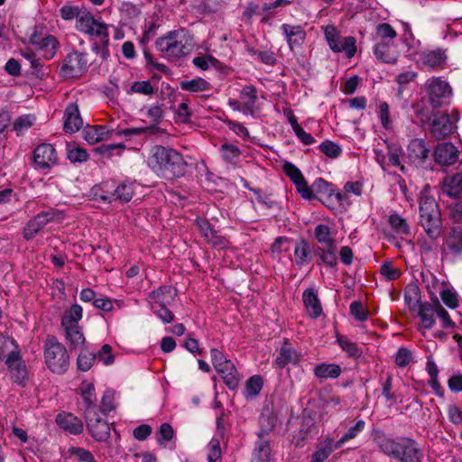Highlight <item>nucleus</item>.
<instances>
[{"mask_svg": "<svg viewBox=\"0 0 462 462\" xmlns=\"http://www.w3.org/2000/svg\"><path fill=\"white\" fill-rule=\"evenodd\" d=\"M272 448L270 440L266 438L263 431L258 433V439L255 441L251 462H270Z\"/></svg>", "mask_w": 462, "mask_h": 462, "instance_id": "5701e85b", "label": "nucleus"}, {"mask_svg": "<svg viewBox=\"0 0 462 462\" xmlns=\"http://www.w3.org/2000/svg\"><path fill=\"white\" fill-rule=\"evenodd\" d=\"M82 125L83 121L78 105L75 103L68 104L64 112V131L75 133L81 128Z\"/></svg>", "mask_w": 462, "mask_h": 462, "instance_id": "b1692460", "label": "nucleus"}, {"mask_svg": "<svg viewBox=\"0 0 462 462\" xmlns=\"http://www.w3.org/2000/svg\"><path fill=\"white\" fill-rule=\"evenodd\" d=\"M341 374V367L336 364H319L314 369V374L319 379L337 378Z\"/></svg>", "mask_w": 462, "mask_h": 462, "instance_id": "72a5a7b5", "label": "nucleus"}, {"mask_svg": "<svg viewBox=\"0 0 462 462\" xmlns=\"http://www.w3.org/2000/svg\"><path fill=\"white\" fill-rule=\"evenodd\" d=\"M67 157L71 162H83L88 160V153L83 148L73 146L68 148Z\"/></svg>", "mask_w": 462, "mask_h": 462, "instance_id": "052dcab7", "label": "nucleus"}, {"mask_svg": "<svg viewBox=\"0 0 462 462\" xmlns=\"http://www.w3.org/2000/svg\"><path fill=\"white\" fill-rule=\"evenodd\" d=\"M155 45L164 58L178 59L189 53L191 37L185 29H179L157 39Z\"/></svg>", "mask_w": 462, "mask_h": 462, "instance_id": "20e7f679", "label": "nucleus"}, {"mask_svg": "<svg viewBox=\"0 0 462 462\" xmlns=\"http://www.w3.org/2000/svg\"><path fill=\"white\" fill-rule=\"evenodd\" d=\"M381 451L398 462H422L424 454L418 442L405 437L383 438L379 440Z\"/></svg>", "mask_w": 462, "mask_h": 462, "instance_id": "7ed1b4c3", "label": "nucleus"}, {"mask_svg": "<svg viewBox=\"0 0 462 462\" xmlns=\"http://www.w3.org/2000/svg\"><path fill=\"white\" fill-rule=\"evenodd\" d=\"M442 189L443 192L450 198L462 197V170L452 176L445 177Z\"/></svg>", "mask_w": 462, "mask_h": 462, "instance_id": "bb28decb", "label": "nucleus"}, {"mask_svg": "<svg viewBox=\"0 0 462 462\" xmlns=\"http://www.w3.org/2000/svg\"><path fill=\"white\" fill-rule=\"evenodd\" d=\"M80 393L83 399L85 418L97 413L96 407L97 397L94 384L91 383H84L80 388Z\"/></svg>", "mask_w": 462, "mask_h": 462, "instance_id": "a878e982", "label": "nucleus"}, {"mask_svg": "<svg viewBox=\"0 0 462 462\" xmlns=\"http://www.w3.org/2000/svg\"><path fill=\"white\" fill-rule=\"evenodd\" d=\"M96 359H98L106 365H112L115 361V356L112 354V347L109 345L105 344L96 355Z\"/></svg>", "mask_w": 462, "mask_h": 462, "instance_id": "774afa93", "label": "nucleus"}, {"mask_svg": "<svg viewBox=\"0 0 462 462\" xmlns=\"http://www.w3.org/2000/svg\"><path fill=\"white\" fill-rule=\"evenodd\" d=\"M436 316L440 319L444 328H454L456 326L455 322L450 319L448 312L439 300H436Z\"/></svg>", "mask_w": 462, "mask_h": 462, "instance_id": "e2e57ef3", "label": "nucleus"}, {"mask_svg": "<svg viewBox=\"0 0 462 462\" xmlns=\"http://www.w3.org/2000/svg\"><path fill=\"white\" fill-rule=\"evenodd\" d=\"M337 342L339 345L340 348L347 353L348 356L356 359L360 358L362 356L363 350L360 347H358V346L355 342L350 341L346 337L337 335Z\"/></svg>", "mask_w": 462, "mask_h": 462, "instance_id": "a19ab883", "label": "nucleus"}, {"mask_svg": "<svg viewBox=\"0 0 462 462\" xmlns=\"http://www.w3.org/2000/svg\"><path fill=\"white\" fill-rule=\"evenodd\" d=\"M283 171L285 174L291 180V181L295 184L300 182L304 179L301 171L299 168H297L293 163L285 162L282 166Z\"/></svg>", "mask_w": 462, "mask_h": 462, "instance_id": "4d7b16f0", "label": "nucleus"}, {"mask_svg": "<svg viewBox=\"0 0 462 462\" xmlns=\"http://www.w3.org/2000/svg\"><path fill=\"white\" fill-rule=\"evenodd\" d=\"M220 153L222 159L230 164H236L241 155V150L238 146L225 143L220 146Z\"/></svg>", "mask_w": 462, "mask_h": 462, "instance_id": "ea45409f", "label": "nucleus"}, {"mask_svg": "<svg viewBox=\"0 0 462 462\" xmlns=\"http://www.w3.org/2000/svg\"><path fill=\"white\" fill-rule=\"evenodd\" d=\"M174 114L176 121L180 123L189 122L192 116L187 101L179 104L178 107L174 109Z\"/></svg>", "mask_w": 462, "mask_h": 462, "instance_id": "6e6d98bb", "label": "nucleus"}, {"mask_svg": "<svg viewBox=\"0 0 462 462\" xmlns=\"http://www.w3.org/2000/svg\"><path fill=\"white\" fill-rule=\"evenodd\" d=\"M88 60L85 53L72 51L67 54L60 67V75L65 79L79 78L87 71Z\"/></svg>", "mask_w": 462, "mask_h": 462, "instance_id": "1a4fd4ad", "label": "nucleus"}, {"mask_svg": "<svg viewBox=\"0 0 462 462\" xmlns=\"http://www.w3.org/2000/svg\"><path fill=\"white\" fill-rule=\"evenodd\" d=\"M66 339L73 348H78L85 344V337L79 326H65Z\"/></svg>", "mask_w": 462, "mask_h": 462, "instance_id": "58836bf2", "label": "nucleus"}, {"mask_svg": "<svg viewBox=\"0 0 462 462\" xmlns=\"http://www.w3.org/2000/svg\"><path fill=\"white\" fill-rule=\"evenodd\" d=\"M436 301L430 302H420L418 315L421 319L422 327L426 329L431 328L435 325L436 316Z\"/></svg>", "mask_w": 462, "mask_h": 462, "instance_id": "c85d7f7f", "label": "nucleus"}, {"mask_svg": "<svg viewBox=\"0 0 462 462\" xmlns=\"http://www.w3.org/2000/svg\"><path fill=\"white\" fill-rule=\"evenodd\" d=\"M334 440L327 438L318 447L317 450L312 454L311 462H324L332 453L334 448Z\"/></svg>", "mask_w": 462, "mask_h": 462, "instance_id": "e433bc0d", "label": "nucleus"}, {"mask_svg": "<svg viewBox=\"0 0 462 462\" xmlns=\"http://www.w3.org/2000/svg\"><path fill=\"white\" fill-rule=\"evenodd\" d=\"M435 160L439 164L452 165L458 159V151L451 143H439L434 152Z\"/></svg>", "mask_w": 462, "mask_h": 462, "instance_id": "412c9836", "label": "nucleus"}, {"mask_svg": "<svg viewBox=\"0 0 462 462\" xmlns=\"http://www.w3.org/2000/svg\"><path fill=\"white\" fill-rule=\"evenodd\" d=\"M420 122L428 121L430 123L429 132L436 140H442L449 136L457 129V125L451 121L450 116L447 113H433L430 116L424 114L423 109L416 111Z\"/></svg>", "mask_w": 462, "mask_h": 462, "instance_id": "423d86ee", "label": "nucleus"}, {"mask_svg": "<svg viewBox=\"0 0 462 462\" xmlns=\"http://www.w3.org/2000/svg\"><path fill=\"white\" fill-rule=\"evenodd\" d=\"M208 461L217 462L221 457L220 441L217 439H212L208 445Z\"/></svg>", "mask_w": 462, "mask_h": 462, "instance_id": "69168bd1", "label": "nucleus"}, {"mask_svg": "<svg viewBox=\"0 0 462 462\" xmlns=\"http://www.w3.org/2000/svg\"><path fill=\"white\" fill-rule=\"evenodd\" d=\"M263 381L260 375H254L250 377L245 384V398H254L257 396L263 388Z\"/></svg>", "mask_w": 462, "mask_h": 462, "instance_id": "c03bdc74", "label": "nucleus"}, {"mask_svg": "<svg viewBox=\"0 0 462 462\" xmlns=\"http://www.w3.org/2000/svg\"><path fill=\"white\" fill-rule=\"evenodd\" d=\"M314 234L319 243L323 244L326 246L335 245V240L331 236L330 228L327 225H318L315 227Z\"/></svg>", "mask_w": 462, "mask_h": 462, "instance_id": "a18cd8bd", "label": "nucleus"}, {"mask_svg": "<svg viewBox=\"0 0 462 462\" xmlns=\"http://www.w3.org/2000/svg\"><path fill=\"white\" fill-rule=\"evenodd\" d=\"M192 63L197 68L203 69V70H207L210 66L217 67L219 62L213 56L207 55V56L195 57L192 60Z\"/></svg>", "mask_w": 462, "mask_h": 462, "instance_id": "13d9d810", "label": "nucleus"}, {"mask_svg": "<svg viewBox=\"0 0 462 462\" xmlns=\"http://www.w3.org/2000/svg\"><path fill=\"white\" fill-rule=\"evenodd\" d=\"M420 59L424 66L435 69L445 62L446 56L442 51L436 50L423 52Z\"/></svg>", "mask_w": 462, "mask_h": 462, "instance_id": "c9c22d12", "label": "nucleus"}, {"mask_svg": "<svg viewBox=\"0 0 462 462\" xmlns=\"http://www.w3.org/2000/svg\"><path fill=\"white\" fill-rule=\"evenodd\" d=\"M388 160L393 166L400 167L402 172H405V167L401 162L402 150L398 145H388Z\"/></svg>", "mask_w": 462, "mask_h": 462, "instance_id": "603ef678", "label": "nucleus"}, {"mask_svg": "<svg viewBox=\"0 0 462 462\" xmlns=\"http://www.w3.org/2000/svg\"><path fill=\"white\" fill-rule=\"evenodd\" d=\"M216 370L221 375V377L224 380V383L230 390H235L238 387V372L231 361L226 363V365H223V366L218 367Z\"/></svg>", "mask_w": 462, "mask_h": 462, "instance_id": "cd10ccee", "label": "nucleus"}, {"mask_svg": "<svg viewBox=\"0 0 462 462\" xmlns=\"http://www.w3.org/2000/svg\"><path fill=\"white\" fill-rule=\"evenodd\" d=\"M350 313L358 321H365L367 319L369 311L364 307L361 301H353L350 304Z\"/></svg>", "mask_w": 462, "mask_h": 462, "instance_id": "0e129e2a", "label": "nucleus"}, {"mask_svg": "<svg viewBox=\"0 0 462 462\" xmlns=\"http://www.w3.org/2000/svg\"><path fill=\"white\" fill-rule=\"evenodd\" d=\"M95 21L96 19L90 13L83 11L78 16V20L76 21V28L79 32L87 33L91 26L93 24L95 25Z\"/></svg>", "mask_w": 462, "mask_h": 462, "instance_id": "8fccbe9b", "label": "nucleus"}, {"mask_svg": "<svg viewBox=\"0 0 462 462\" xmlns=\"http://www.w3.org/2000/svg\"><path fill=\"white\" fill-rule=\"evenodd\" d=\"M168 305L157 304L152 306L154 313L163 323H171L174 319L173 313L167 308Z\"/></svg>", "mask_w": 462, "mask_h": 462, "instance_id": "680f3d73", "label": "nucleus"}, {"mask_svg": "<svg viewBox=\"0 0 462 462\" xmlns=\"http://www.w3.org/2000/svg\"><path fill=\"white\" fill-rule=\"evenodd\" d=\"M321 261L328 266L333 267L337 263V246L327 245V248H320L319 251Z\"/></svg>", "mask_w": 462, "mask_h": 462, "instance_id": "de8ad7c7", "label": "nucleus"}, {"mask_svg": "<svg viewBox=\"0 0 462 462\" xmlns=\"http://www.w3.org/2000/svg\"><path fill=\"white\" fill-rule=\"evenodd\" d=\"M295 263L299 267L308 264L311 259L309 244L304 239L296 241L294 247Z\"/></svg>", "mask_w": 462, "mask_h": 462, "instance_id": "c756f323", "label": "nucleus"}, {"mask_svg": "<svg viewBox=\"0 0 462 462\" xmlns=\"http://www.w3.org/2000/svg\"><path fill=\"white\" fill-rule=\"evenodd\" d=\"M35 121V116L32 115H23L16 118L14 121L13 127L14 130L16 131L18 134L23 133V131L29 129L31 126H32L33 123Z\"/></svg>", "mask_w": 462, "mask_h": 462, "instance_id": "5fc2aeb1", "label": "nucleus"}, {"mask_svg": "<svg viewBox=\"0 0 462 462\" xmlns=\"http://www.w3.org/2000/svg\"><path fill=\"white\" fill-rule=\"evenodd\" d=\"M82 318V308L74 304L67 310L61 319V326H79V321Z\"/></svg>", "mask_w": 462, "mask_h": 462, "instance_id": "79ce46f5", "label": "nucleus"}, {"mask_svg": "<svg viewBox=\"0 0 462 462\" xmlns=\"http://www.w3.org/2000/svg\"><path fill=\"white\" fill-rule=\"evenodd\" d=\"M134 182L133 181H123L113 192H106L100 195L96 193V199H98L104 203H111L114 200H119L122 203L129 202L134 195Z\"/></svg>", "mask_w": 462, "mask_h": 462, "instance_id": "2eb2a0df", "label": "nucleus"}, {"mask_svg": "<svg viewBox=\"0 0 462 462\" xmlns=\"http://www.w3.org/2000/svg\"><path fill=\"white\" fill-rule=\"evenodd\" d=\"M388 223L392 229L402 238L410 236L411 228L405 218L398 214H393L389 217Z\"/></svg>", "mask_w": 462, "mask_h": 462, "instance_id": "f704fd0d", "label": "nucleus"}, {"mask_svg": "<svg viewBox=\"0 0 462 462\" xmlns=\"http://www.w3.org/2000/svg\"><path fill=\"white\" fill-rule=\"evenodd\" d=\"M430 153L429 143L421 138L411 139L407 146V157L415 165H422Z\"/></svg>", "mask_w": 462, "mask_h": 462, "instance_id": "4468645a", "label": "nucleus"}, {"mask_svg": "<svg viewBox=\"0 0 462 462\" xmlns=\"http://www.w3.org/2000/svg\"><path fill=\"white\" fill-rule=\"evenodd\" d=\"M324 36L329 48L337 53L344 52L347 58H352L356 51V39L352 36L344 37L332 24L322 27Z\"/></svg>", "mask_w": 462, "mask_h": 462, "instance_id": "0eeeda50", "label": "nucleus"}, {"mask_svg": "<svg viewBox=\"0 0 462 462\" xmlns=\"http://www.w3.org/2000/svg\"><path fill=\"white\" fill-rule=\"evenodd\" d=\"M30 42L42 51V57L46 60L52 59L60 48V43L55 36L51 34L43 36L37 31L31 35Z\"/></svg>", "mask_w": 462, "mask_h": 462, "instance_id": "f8f14e48", "label": "nucleus"}, {"mask_svg": "<svg viewBox=\"0 0 462 462\" xmlns=\"http://www.w3.org/2000/svg\"><path fill=\"white\" fill-rule=\"evenodd\" d=\"M143 128H128L122 131L109 129L106 125H88L83 130L84 139L90 144L111 138L113 135L132 136L144 133Z\"/></svg>", "mask_w": 462, "mask_h": 462, "instance_id": "6e6552de", "label": "nucleus"}, {"mask_svg": "<svg viewBox=\"0 0 462 462\" xmlns=\"http://www.w3.org/2000/svg\"><path fill=\"white\" fill-rule=\"evenodd\" d=\"M302 359L301 353L298 352L295 348L291 346L285 342L275 358L273 364L277 368H284L288 365H297Z\"/></svg>", "mask_w": 462, "mask_h": 462, "instance_id": "aec40b11", "label": "nucleus"}, {"mask_svg": "<svg viewBox=\"0 0 462 462\" xmlns=\"http://www.w3.org/2000/svg\"><path fill=\"white\" fill-rule=\"evenodd\" d=\"M148 165L159 177L174 180L186 173L188 163L178 151L155 145L150 150Z\"/></svg>", "mask_w": 462, "mask_h": 462, "instance_id": "f257e3e1", "label": "nucleus"}, {"mask_svg": "<svg viewBox=\"0 0 462 462\" xmlns=\"http://www.w3.org/2000/svg\"><path fill=\"white\" fill-rule=\"evenodd\" d=\"M125 145L123 143H108L102 144L96 149V152L101 154L102 156L109 159L112 157L114 151L116 150H124Z\"/></svg>", "mask_w": 462, "mask_h": 462, "instance_id": "338daca9", "label": "nucleus"}, {"mask_svg": "<svg viewBox=\"0 0 462 462\" xmlns=\"http://www.w3.org/2000/svg\"><path fill=\"white\" fill-rule=\"evenodd\" d=\"M374 53L378 60L383 62L391 63L395 60V58L391 54L389 45L384 42H379L374 46Z\"/></svg>", "mask_w": 462, "mask_h": 462, "instance_id": "3c124183", "label": "nucleus"}, {"mask_svg": "<svg viewBox=\"0 0 462 462\" xmlns=\"http://www.w3.org/2000/svg\"><path fill=\"white\" fill-rule=\"evenodd\" d=\"M44 357L47 366L54 373H64L69 365L66 347L55 337H48L45 341Z\"/></svg>", "mask_w": 462, "mask_h": 462, "instance_id": "39448f33", "label": "nucleus"}, {"mask_svg": "<svg viewBox=\"0 0 462 462\" xmlns=\"http://www.w3.org/2000/svg\"><path fill=\"white\" fill-rule=\"evenodd\" d=\"M56 423L64 431L73 435L80 434L84 429L82 420L69 412H61L58 414L56 417Z\"/></svg>", "mask_w": 462, "mask_h": 462, "instance_id": "4be33fe9", "label": "nucleus"}, {"mask_svg": "<svg viewBox=\"0 0 462 462\" xmlns=\"http://www.w3.org/2000/svg\"><path fill=\"white\" fill-rule=\"evenodd\" d=\"M425 87L429 97L430 104L434 107H440L448 104L451 95L449 85L439 78H431L427 80Z\"/></svg>", "mask_w": 462, "mask_h": 462, "instance_id": "9d476101", "label": "nucleus"}, {"mask_svg": "<svg viewBox=\"0 0 462 462\" xmlns=\"http://www.w3.org/2000/svg\"><path fill=\"white\" fill-rule=\"evenodd\" d=\"M5 365L11 372L14 381L21 383L26 377L27 373L20 352L15 349H14V351H10L5 359Z\"/></svg>", "mask_w": 462, "mask_h": 462, "instance_id": "6ab92c4d", "label": "nucleus"}, {"mask_svg": "<svg viewBox=\"0 0 462 462\" xmlns=\"http://www.w3.org/2000/svg\"><path fill=\"white\" fill-rule=\"evenodd\" d=\"M57 213L52 210L42 211L34 217L30 219L25 225L23 236L25 240H31L36 236L38 232L42 229L48 223L56 218Z\"/></svg>", "mask_w": 462, "mask_h": 462, "instance_id": "ddd939ff", "label": "nucleus"}, {"mask_svg": "<svg viewBox=\"0 0 462 462\" xmlns=\"http://www.w3.org/2000/svg\"><path fill=\"white\" fill-rule=\"evenodd\" d=\"M445 248L448 249L453 254H462V228L455 227L446 237L444 243Z\"/></svg>", "mask_w": 462, "mask_h": 462, "instance_id": "7c9ffc66", "label": "nucleus"}, {"mask_svg": "<svg viewBox=\"0 0 462 462\" xmlns=\"http://www.w3.org/2000/svg\"><path fill=\"white\" fill-rule=\"evenodd\" d=\"M280 29L291 51H294L295 48H300L304 44L307 34L301 25L283 23Z\"/></svg>", "mask_w": 462, "mask_h": 462, "instance_id": "a211bd4d", "label": "nucleus"}, {"mask_svg": "<svg viewBox=\"0 0 462 462\" xmlns=\"http://www.w3.org/2000/svg\"><path fill=\"white\" fill-rule=\"evenodd\" d=\"M175 296L176 291L171 286H161L150 293V297L155 300V304H171Z\"/></svg>", "mask_w": 462, "mask_h": 462, "instance_id": "473e14b6", "label": "nucleus"}, {"mask_svg": "<svg viewBox=\"0 0 462 462\" xmlns=\"http://www.w3.org/2000/svg\"><path fill=\"white\" fill-rule=\"evenodd\" d=\"M419 224L430 239L438 240L444 233L441 211L432 189L426 185L420 191L419 199Z\"/></svg>", "mask_w": 462, "mask_h": 462, "instance_id": "f03ea898", "label": "nucleus"}, {"mask_svg": "<svg viewBox=\"0 0 462 462\" xmlns=\"http://www.w3.org/2000/svg\"><path fill=\"white\" fill-rule=\"evenodd\" d=\"M312 189L313 192H316L318 195L328 198L332 197L335 192L334 186L322 178H319L313 182Z\"/></svg>", "mask_w": 462, "mask_h": 462, "instance_id": "09e8293b", "label": "nucleus"}, {"mask_svg": "<svg viewBox=\"0 0 462 462\" xmlns=\"http://www.w3.org/2000/svg\"><path fill=\"white\" fill-rule=\"evenodd\" d=\"M302 300L310 317L317 319L321 315V303L319 300L318 292L314 288L305 290L302 294Z\"/></svg>", "mask_w": 462, "mask_h": 462, "instance_id": "393cba45", "label": "nucleus"}, {"mask_svg": "<svg viewBox=\"0 0 462 462\" xmlns=\"http://www.w3.org/2000/svg\"><path fill=\"white\" fill-rule=\"evenodd\" d=\"M196 225L199 231L201 232L202 236L213 245H217V236L216 232L213 230L210 223L207 219L198 218L196 220Z\"/></svg>", "mask_w": 462, "mask_h": 462, "instance_id": "49530a36", "label": "nucleus"}, {"mask_svg": "<svg viewBox=\"0 0 462 462\" xmlns=\"http://www.w3.org/2000/svg\"><path fill=\"white\" fill-rule=\"evenodd\" d=\"M33 163L35 169L41 171L50 170L58 164V154L51 143H41L33 151Z\"/></svg>", "mask_w": 462, "mask_h": 462, "instance_id": "9b49d317", "label": "nucleus"}, {"mask_svg": "<svg viewBox=\"0 0 462 462\" xmlns=\"http://www.w3.org/2000/svg\"><path fill=\"white\" fill-rule=\"evenodd\" d=\"M180 88L189 92H203L210 89V84L202 78H196L180 81Z\"/></svg>", "mask_w": 462, "mask_h": 462, "instance_id": "4c0bfd02", "label": "nucleus"}, {"mask_svg": "<svg viewBox=\"0 0 462 462\" xmlns=\"http://www.w3.org/2000/svg\"><path fill=\"white\" fill-rule=\"evenodd\" d=\"M319 150L328 157L335 159L337 158L341 152V147L336 143L326 140L319 144Z\"/></svg>", "mask_w": 462, "mask_h": 462, "instance_id": "864d4df0", "label": "nucleus"}, {"mask_svg": "<svg viewBox=\"0 0 462 462\" xmlns=\"http://www.w3.org/2000/svg\"><path fill=\"white\" fill-rule=\"evenodd\" d=\"M96 360V354L83 351L78 357V367L81 371H88Z\"/></svg>", "mask_w": 462, "mask_h": 462, "instance_id": "bf43d9fd", "label": "nucleus"}, {"mask_svg": "<svg viewBox=\"0 0 462 462\" xmlns=\"http://www.w3.org/2000/svg\"><path fill=\"white\" fill-rule=\"evenodd\" d=\"M365 426V422L363 420H357L354 426L350 427L347 431L335 442L334 448L336 449L340 448L345 442L356 438L361 431H363Z\"/></svg>", "mask_w": 462, "mask_h": 462, "instance_id": "37998d69", "label": "nucleus"}, {"mask_svg": "<svg viewBox=\"0 0 462 462\" xmlns=\"http://www.w3.org/2000/svg\"><path fill=\"white\" fill-rule=\"evenodd\" d=\"M87 34L99 39L102 46L98 47L97 44H94L93 51L99 54L103 60L106 59L108 56L107 46L109 43L108 26L106 23L96 20L95 25L93 24L91 26Z\"/></svg>", "mask_w": 462, "mask_h": 462, "instance_id": "f3484780", "label": "nucleus"}, {"mask_svg": "<svg viewBox=\"0 0 462 462\" xmlns=\"http://www.w3.org/2000/svg\"><path fill=\"white\" fill-rule=\"evenodd\" d=\"M88 431L98 442H106L110 438V426L97 413L85 418Z\"/></svg>", "mask_w": 462, "mask_h": 462, "instance_id": "dca6fc26", "label": "nucleus"}, {"mask_svg": "<svg viewBox=\"0 0 462 462\" xmlns=\"http://www.w3.org/2000/svg\"><path fill=\"white\" fill-rule=\"evenodd\" d=\"M240 98L243 102L244 109L253 115L257 100L256 88L252 85L245 86L241 90Z\"/></svg>", "mask_w": 462, "mask_h": 462, "instance_id": "2f4dec72", "label": "nucleus"}]
</instances>
